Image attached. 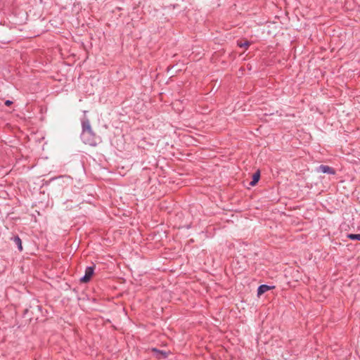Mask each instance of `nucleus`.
<instances>
[{"mask_svg": "<svg viewBox=\"0 0 360 360\" xmlns=\"http://www.w3.org/2000/svg\"><path fill=\"white\" fill-rule=\"evenodd\" d=\"M64 178L68 179V177H67V176H58V177L51 178V179H50V181H54V180H57V179H64Z\"/></svg>", "mask_w": 360, "mask_h": 360, "instance_id": "9d476101", "label": "nucleus"}, {"mask_svg": "<svg viewBox=\"0 0 360 360\" xmlns=\"http://www.w3.org/2000/svg\"><path fill=\"white\" fill-rule=\"evenodd\" d=\"M95 265L87 266L85 269L84 275L80 278L79 281L82 283H89L94 274Z\"/></svg>", "mask_w": 360, "mask_h": 360, "instance_id": "f03ea898", "label": "nucleus"}, {"mask_svg": "<svg viewBox=\"0 0 360 360\" xmlns=\"http://www.w3.org/2000/svg\"><path fill=\"white\" fill-rule=\"evenodd\" d=\"M237 45L240 48H245L247 49L250 46V42L247 40H245L244 42H242L241 41H238Z\"/></svg>", "mask_w": 360, "mask_h": 360, "instance_id": "6e6552de", "label": "nucleus"}, {"mask_svg": "<svg viewBox=\"0 0 360 360\" xmlns=\"http://www.w3.org/2000/svg\"><path fill=\"white\" fill-rule=\"evenodd\" d=\"M151 352L153 356L157 359H165L168 357V356L171 354L169 350H160L155 347L151 348Z\"/></svg>", "mask_w": 360, "mask_h": 360, "instance_id": "7ed1b4c3", "label": "nucleus"}, {"mask_svg": "<svg viewBox=\"0 0 360 360\" xmlns=\"http://www.w3.org/2000/svg\"><path fill=\"white\" fill-rule=\"evenodd\" d=\"M28 311V309L25 310V314H26Z\"/></svg>", "mask_w": 360, "mask_h": 360, "instance_id": "f8f14e48", "label": "nucleus"}, {"mask_svg": "<svg viewBox=\"0 0 360 360\" xmlns=\"http://www.w3.org/2000/svg\"><path fill=\"white\" fill-rule=\"evenodd\" d=\"M259 179H260V171L257 170L256 172H255L253 174L252 180L249 183V185L251 186H255V185H257V184L258 183Z\"/></svg>", "mask_w": 360, "mask_h": 360, "instance_id": "423d86ee", "label": "nucleus"}, {"mask_svg": "<svg viewBox=\"0 0 360 360\" xmlns=\"http://www.w3.org/2000/svg\"><path fill=\"white\" fill-rule=\"evenodd\" d=\"M11 240L17 246L19 251H20V252L22 251V240L18 235L13 236V237H11Z\"/></svg>", "mask_w": 360, "mask_h": 360, "instance_id": "0eeeda50", "label": "nucleus"}, {"mask_svg": "<svg viewBox=\"0 0 360 360\" xmlns=\"http://www.w3.org/2000/svg\"><path fill=\"white\" fill-rule=\"evenodd\" d=\"M347 237L352 240H360V234L348 233Z\"/></svg>", "mask_w": 360, "mask_h": 360, "instance_id": "1a4fd4ad", "label": "nucleus"}, {"mask_svg": "<svg viewBox=\"0 0 360 360\" xmlns=\"http://www.w3.org/2000/svg\"><path fill=\"white\" fill-rule=\"evenodd\" d=\"M82 133L80 138L82 141L90 146L95 147L101 143V138L97 135L93 130L90 121L87 117L82 120Z\"/></svg>", "mask_w": 360, "mask_h": 360, "instance_id": "f257e3e1", "label": "nucleus"}, {"mask_svg": "<svg viewBox=\"0 0 360 360\" xmlns=\"http://www.w3.org/2000/svg\"><path fill=\"white\" fill-rule=\"evenodd\" d=\"M13 104V101H10V100H7L5 101V105L6 106H10Z\"/></svg>", "mask_w": 360, "mask_h": 360, "instance_id": "9b49d317", "label": "nucleus"}, {"mask_svg": "<svg viewBox=\"0 0 360 360\" xmlns=\"http://www.w3.org/2000/svg\"><path fill=\"white\" fill-rule=\"evenodd\" d=\"M317 171L319 172H322L323 174H328L332 175H334L336 173L335 169L334 168L325 165H319V167L317 168Z\"/></svg>", "mask_w": 360, "mask_h": 360, "instance_id": "20e7f679", "label": "nucleus"}, {"mask_svg": "<svg viewBox=\"0 0 360 360\" xmlns=\"http://www.w3.org/2000/svg\"><path fill=\"white\" fill-rule=\"evenodd\" d=\"M275 286L274 285H268L266 284L260 285L257 288V296L260 297L264 292H267L269 290L274 289Z\"/></svg>", "mask_w": 360, "mask_h": 360, "instance_id": "39448f33", "label": "nucleus"}]
</instances>
